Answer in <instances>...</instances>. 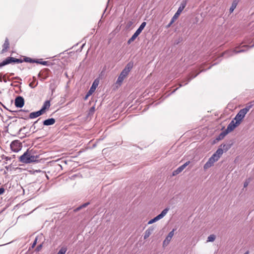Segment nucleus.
<instances>
[{
  "instance_id": "46",
  "label": "nucleus",
  "mask_w": 254,
  "mask_h": 254,
  "mask_svg": "<svg viewBox=\"0 0 254 254\" xmlns=\"http://www.w3.org/2000/svg\"><path fill=\"white\" fill-rule=\"evenodd\" d=\"M3 80L4 82H6V79L5 78V75H3Z\"/></svg>"
},
{
  "instance_id": "33",
  "label": "nucleus",
  "mask_w": 254,
  "mask_h": 254,
  "mask_svg": "<svg viewBox=\"0 0 254 254\" xmlns=\"http://www.w3.org/2000/svg\"><path fill=\"white\" fill-rule=\"evenodd\" d=\"M33 81L32 82H31L29 84V85L31 88H35L38 85V82H37L36 84L35 85H34V82L36 81V77L35 76L33 77Z\"/></svg>"
},
{
  "instance_id": "50",
  "label": "nucleus",
  "mask_w": 254,
  "mask_h": 254,
  "mask_svg": "<svg viewBox=\"0 0 254 254\" xmlns=\"http://www.w3.org/2000/svg\"><path fill=\"white\" fill-rule=\"evenodd\" d=\"M249 254V251H248L244 254Z\"/></svg>"
},
{
  "instance_id": "32",
  "label": "nucleus",
  "mask_w": 254,
  "mask_h": 254,
  "mask_svg": "<svg viewBox=\"0 0 254 254\" xmlns=\"http://www.w3.org/2000/svg\"><path fill=\"white\" fill-rule=\"evenodd\" d=\"M23 62L30 63H34V62H35V59H33L29 57H25L23 59Z\"/></svg>"
},
{
  "instance_id": "37",
  "label": "nucleus",
  "mask_w": 254,
  "mask_h": 254,
  "mask_svg": "<svg viewBox=\"0 0 254 254\" xmlns=\"http://www.w3.org/2000/svg\"><path fill=\"white\" fill-rule=\"evenodd\" d=\"M251 181V178H248V179H247L244 183V187L246 188L248 186L249 184L250 183Z\"/></svg>"
},
{
  "instance_id": "39",
  "label": "nucleus",
  "mask_w": 254,
  "mask_h": 254,
  "mask_svg": "<svg viewBox=\"0 0 254 254\" xmlns=\"http://www.w3.org/2000/svg\"><path fill=\"white\" fill-rule=\"evenodd\" d=\"M40 64H42V65H49V62H48V61L41 62V63H40Z\"/></svg>"
},
{
  "instance_id": "7",
  "label": "nucleus",
  "mask_w": 254,
  "mask_h": 254,
  "mask_svg": "<svg viewBox=\"0 0 254 254\" xmlns=\"http://www.w3.org/2000/svg\"><path fill=\"white\" fill-rule=\"evenodd\" d=\"M29 158L27 160V162L28 163H31L33 162H35L38 161L39 155H34V151L33 150H30L29 149Z\"/></svg>"
},
{
  "instance_id": "28",
  "label": "nucleus",
  "mask_w": 254,
  "mask_h": 254,
  "mask_svg": "<svg viewBox=\"0 0 254 254\" xmlns=\"http://www.w3.org/2000/svg\"><path fill=\"white\" fill-rule=\"evenodd\" d=\"M140 33H134L133 36L128 40L127 44H130L137 38Z\"/></svg>"
},
{
  "instance_id": "35",
  "label": "nucleus",
  "mask_w": 254,
  "mask_h": 254,
  "mask_svg": "<svg viewBox=\"0 0 254 254\" xmlns=\"http://www.w3.org/2000/svg\"><path fill=\"white\" fill-rule=\"evenodd\" d=\"M177 39L174 41V44L177 45L183 40V38L181 37H177Z\"/></svg>"
},
{
  "instance_id": "2",
  "label": "nucleus",
  "mask_w": 254,
  "mask_h": 254,
  "mask_svg": "<svg viewBox=\"0 0 254 254\" xmlns=\"http://www.w3.org/2000/svg\"><path fill=\"white\" fill-rule=\"evenodd\" d=\"M23 60L16 59L13 57H7L5 60L0 63V67L12 63H22Z\"/></svg>"
},
{
  "instance_id": "31",
  "label": "nucleus",
  "mask_w": 254,
  "mask_h": 254,
  "mask_svg": "<svg viewBox=\"0 0 254 254\" xmlns=\"http://www.w3.org/2000/svg\"><path fill=\"white\" fill-rule=\"evenodd\" d=\"M146 25V22H143L141 23V24L140 25L139 28L135 31V32H141L142 30L144 29V27Z\"/></svg>"
},
{
  "instance_id": "18",
  "label": "nucleus",
  "mask_w": 254,
  "mask_h": 254,
  "mask_svg": "<svg viewBox=\"0 0 254 254\" xmlns=\"http://www.w3.org/2000/svg\"><path fill=\"white\" fill-rule=\"evenodd\" d=\"M133 66V63L132 61L129 62L125 66V68L123 70L127 74H128L129 72L132 69Z\"/></svg>"
},
{
  "instance_id": "38",
  "label": "nucleus",
  "mask_w": 254,
  "mask_h": 254,
  "mask_svg": "<svg viewBox=\"0 0 254 254\" xmlns=\"http://www.w3.org/2000/svg\"><path fill=\"white\" fill-rule=\"evenodd\" d=\"M252 105H248V106H247L245 108H243L242 109V110H246V113L247 114V112L250 110V109L252 108Z\"/></svg>"
},
{
  "instance_id": "21",
  "label": "nucleus",
  "mask_w": 254,
  "mask_h": 254,
  "mask_svg": "<svg viewBox=\"0 0 254 254\" xmlns=\"http://www.w3.org/2000/svg\"><path fill=\"white\" fill-rule=\"evenodd\" d=\"M228 133V131H226L225 130L224 131L220 133V134L216 138L215 140H214V142H215V141H218L219 140L223 139Z\"/></svg>"
},
{
  "instance_id": "27",
  "label": "nucleus",
  "mask_w": 254,
  "mask_h": 254,
  "mask_svg": "<svg viewBox=\"0 0 254 254\" xmlns=\"http://www.w3.org/2000/svg\"><path fill=\"white\" fill-rule=\"evenodd\" d=\"M180 14L178 13V12H176L172 18L169 24V26H170L172 24H173L179 17Z\"/></svg>"
},
{
  "instance_id": "6",
  "label": "nucleus",
  "mask_w": 254,
  "mask_h": 254,
  "mask_svg": "<svg viewBox=\"0 0 254 254\" xmlns=\"http://www.w3.org/2000/svg\"><path fill=\"white\" fill-rule=\"evenodd\" d=\"M215 155H212V156L208 159V161L204 165L203 168L204 170H207L210 167H211L213 165L214 163L218 161L217 160H216V158H215Z\"/></svg>"
},
{
  "instance_id": "52",
  "label": "nucleus",
  "mask_w": 254,
  "mask_h": 254,
  "mask_svg": "<svg viewBox=\"0 0 254 254\" xmlns=\"http://www.w3.org/2000/svg\"><path fill=\"white\" fill-rule=\"evenodd\" d=\"M0 104H1L4 108H5V106L0 102Z\"/></svg>"
},
{
  "instance_id": "54",
  "label": "nucleus",
  "mask_w": 254,
  "mask_h": 254,
  "mask_svg": "<svg viewBox=\"0 0 254 254\" xmlns=\"http://www.w3.org/2000/svg\"><path fill=\"white\" fill-rule=\"evenodd\" d=\"M54 89H53L52 90V93L54 92Z\"/></svg>"
},
{
  "instance_id": "24",
  "label": "nucleus",
  "mask_w": 254,
  "mask_h": 254,
  "mask_svg": "<svg viewBox=\"0 0 254 254\" xmlns=\"http://www.w3.org/2000/svg\"><path fill=\"white\" fill-rule=\"evenodd\" d=\"M9 40L7 38H6L5 41H4V43L3 44V45L2 46L3 49L2 50V51H1L2 53H4V52H5L7 50V49L9 48Z\"/></svg>"
},
{
  "instance_id": "11",
  "label": "nucleus",
  "mask_w": 254,
  "mask_h": 254,
  "mask_svg": "<svg viewBox=\"0 0 254 254\" xmlns=\"http://www.w3.org/2000/svg\"><path fill=\"white\" fill-rule=\"evenodd\" d=\"M14 104L16 107L22 108L24 104V98L21 96H17L15 99Z\"/></svg>"
},
{
  "instance_id": "26",
  "label": "nucleus",
  "mask_w": 254,
  "mask_h": 254,
  "mask_svg": "<svg viewBox=\"0 0 254 254\" xmlns=\"http://www.w3.org/2000/svg\"><path fill=\"white\" fill-rule=\"evenodd\" d=\"M232 144H222L220 147L222 148L223 151L226 152L231 147Z\"/></svg>"
},
{
  "instance_id": "22",
  "label": "nucleus",
  "mask_w": 254,
  "mask_h": 254,
  "mask_svg": "<svg viewBox=\"0 0 254 254\" xmlns=\"http://www.w3.org/2000/svg\"><path fill=\"white\" fill-rule=\"evenodd\" d=\"M154 229V228L153 227H151L146 230L144 233V239H146L148 238L153 231Z\"/></svg>"
},
{
  "instance_id": "30",
  "label": "nucleus",
  "mask_w": 254,
  "mask_h": 254,
  "mask_svg": "<svg viewBox=\"0 0 254 254\" xmlns=\"http://www.w3.org/2000/svg\"><path fill=\"white\" fill-rule=\"evenodd\" d=\"M39 120H40V119H39L38 120L35 121L33 123V125L30 128V130L31 131H32L33 132V133H34V132H36L37 131V129H36V127L35 125L38 123V121Z\"/></svg>"
},
{
  "instance_id": "29",
  "label": "nucleus",
  "mask_w": 254,
  "mask_h": 254,
  "mask_svg": "<svg viewBox=\"0 0 254 254\" xmlns=\"http://www.w3.org/2000/svg\"><path fill=\"white\" fill-rule=\"evenodd\" d=\"M89 204V202L85 203L83 204L82 205H80V206L77 207L76 209H75L74 210V211H75V212L81 210V209L87 207Z\"/></svg>"
},
{
  "instance_id": "4",
  "label": "nucleus",
  "mask_w": 254,
  "mask_h": 254,
  "mask_svg": "<svg viewBox=\"0 0 254 254\" xmlns=\"http://www.w3.org/2000/svg\"><path fill=\"white\" fill-rule=\"evenodd\" d=\"M22 147L21 143L17 140L13 141L10 144L11 150L15 152H18Z\"/></svg>"
},
{
  "instance_id": "53",
  "label": "nucleus",
  "mask_w": 254,
  "mask_h": 254,
  "mask_svg": "<svg viewBox=\"0 0 254 254\" xmlns=\"http://www.w3.org/2000/svg\"><path fill=\"white\" fill-rule=\"evenodd\" d=\"M0 81L2 82V78H1V77H0Z\"/></svg>"
},
{
  "instance_id": "14",
  "label": "nucleus",
  "mask_w": 254,
  "mask_h": 254,
  "mask_svg": "<svg viewBox=\"0 0 254 254\" xmlns=\"http://www.w3.org/2000/svg\"><path fill=\"white\" fill-rule=\"evenodd\" d=\"M240 124H237V121L234 122V121H232L227 126V128L225 129L226 131H228V133L233 130L237 126H238Z\"/></svg>"
},
{
  "instance_id": "43",
  "label": "nucleus",
  "mask_w": 254,
  "mask_h": 254,
  "mask_svg": "<svg viewBox=\"0 0 254 254\" xmlns=\"http://www.w3.org/2000/svg\"><path fill=\"white\" fill-rule=\"evenodd\" d=\"M40 63H41V62L39 61V60L38 59H35V62H34V63H37L39 64H40Z\"/></svg>"
},
{
  "instance_id": "12",
  "label": "nucleus",
  "mask_w": 254,
  "mask_h": 254,
  "mask_svg": "<svg viewBox=\"0 0 254 254\" xmlns=\"http://www.w3.org/2000/svg\"><path fill=\"white\" fill-rule=\"evenodd\" d=\"M175 229H173L169 233V234L168 235V236L166 237V239H165V240L163 241V247H165V246H167L170 243V242L171 241L173 236H174V231H175Z\"/></svg>"
},
{
  "instance_id": "10",
  "label": "nucleus",
  "mask_w": 254,
  "mask_h": 254,
  "mask_svg": "<svg viewBox=\"0 0 254 254\" xmlns=\"http://www.w3.org/2000/svg\"><path fill=\"white\" fill-rule=\"evenodd\" d=\"M29 149H28L27 151L24 153L23 155L19 157V161L22 163L28 164L27 160L29 158Z\"/></svg>"
},
{
  "instance_id": "9",
  "label": "nucleus",
  "mask_w": 254,
  "mask_h": 254,
  "mask_svg": "<svg viewBox=\"0 0 254 254\" xmlns=\"http://www.w3.org/2000/svg\"><path fill=\"white\" fill-rule=\"evenodd\" d=\"M98 85V81L97 80H94L93 82L92 86L90 88L89 90L88 91L87 94L86 95L84 99L86 100L88 97L90 96L95 90L97 86Z\"/></svg>"
},
{
  "instance_id": "8",
  "label": "nucleus",
  "mask_w": 254,
  "mask_h": 254,
  "mask_svg": "<svg viewBox=\"0 0 254 254\" xmlns=\"http://www.w3.org/2000/svg\"><path fill=\"white\" fill-rule=\"evenodd\" d=\"M50 70L48 68H44L39 73L38 76L39 77H41V80H43L46 79L48 76Z\"/></svg>"
},
{
  "instance_id": "40",
  "label": "nucleus",
  "mask_w": 254,
  "mask_h": 254,
  "mask_svg": "<svg viewBox=\"0 0 254 254\" xmlns=\"http://www.w3.org/2000/svg\"><path fill=\"white\" fill-rule=\"evenodd\" d=\"M4 190H4V188H0V195L3 194L4 193Z\"/></svg>"
},
{
  "instance_id": "13",
  "label": "nucleus",
  "mask_w": 254,
  "mask_h": 254,
  "mask_svg": "<svg viewBox=\"0 0 254 254\" xmlns=\"http://www.w3.org/2000/svg\"><path fill=\"white\" fill-rule=\"evenodd\" d=\"M190 164V161H188L183 165L180 166L176 170L173 171L172 175L175 176L183 171V170Z\"/></svg>"
},
{
  "instance_id": "41",
  "label": "nucleus",
  "mask_w": 254,
  "mask_h": 254,
  "mask_svg": "<svg viewBox=\"0 0 254 254\" xmlns=\"http://www.w3.org/2000/svg\"><path fill=\"white\" fill-rule=\"evenodd\" d=\"M198 73H197V74H195V75H192L191 76V77L190 78V79H189V80L190 81V80L191 79H193V78H195V77L198 75Z\"/></svg>"
},
{
  "instance_id": "45",
  "label": "nucleus",
  "mask_w": 254,
  "mask_h": 254,
  "mask_svg": "<svg viewBox=\"0 0 254 254\" xmlns=\"http://www.w3.org/2000/svg\"><path fill=\"white\" fill-rule=\"evenodd\" d=\"M199 16H196V17H195V23H197L199 22Z\"/></svg>"
},
{
  "instance_id": "47",
  "label": "nucleus",
  "mask_w": 254,
  "mask_h": 254,
  "mask_svg": "<svg viewBox=\"0 0 254 254\" xmlns=\"http://www.w3.org/2000/svg\"><path fill=\"white\" fill-rule=\"evenodd\" d=\"M36 240H35V241H34V242L33 243V245H32V247L33 248L36 244Z\"/></svg>"
},
{
  "instance_id": "23",
  "label": "nucleus",
  "mask_w": 254,
  "mask_h": 254,
  "mask_svg": "<svg viewBox=\"0 0 254 254\" xmlns=\"http://www.w3.org/2000/svg\"><path fill=\"white\" fill-rule=\"evenodd\" d=\"M43 115L40 111H38L37 112H32L29 114V118L34 119L40 116Z\"/></svg>"
},
{
  "instance_id": "42",
  "label": "nucleus",
  "mask_w": 254,
  "mask_h": 254,
  "mask_svg": "<svg viewBox=\"0 0 254 254\" xmlns=\"http://www.w3.org/2000/svg\"><path fill=\"white\" fill-rule=\"evenodd\" d=\"M42 248V245H39L36 249V250L37 251H39Z\"/></svg>"
},
{
  "instance_id": "51",
  "label": "nucleus",
  "mask_w": 254,
  "mask_h": 254,
  "mask_svg": "<svg viewBox=\"0 0 254 254\" xmlns=\"http://www.w3.org/2000/svg\"><path fill=\"white\" fill-rule=\"evenodd\" d=\"M25 127H24L23 128H21L19 131H21L23 129H25Z\"/></svg>"
},
{
  "instance_id": "20",
  "label": "nucleus",
  "mask_w": 254,
  "mask_h": 254,
  "mask_svg": "<svg viewBox=\"0 0 254 254\" xmlns=\"http://www.w3.org/2000/svg\"><path fill=\"white\" fill-rule=\"evenodd\" d=\"M186 5H187V1L183 0L181 2L179 7L178 8V9L177 11V12H178V13H180L181 14V13H182L183 10L184 9V8L186 6Z\"/></svg>"
},
{
  "instance_id": "17",
  "label": "nucleus",
  "mask_w": 254,
  "mask_h": 254,
  "mask_svg": "<svg viewBox=\"0 0 254 254\" xmlns=\"http://www.w3.org/2000/svg\"><path fill=\"white\" fill-rule=\"evenodd\" d=\"M56 122V120L54 118H50L47 120H45L43 121V125L49 126L51 125H54Z\"/></svg>"
},
{
  "instance_id": "49",
  "label": "nucleus",
  "mask_w": 254,
  "mask_h": 254,
  "mask_svg": "<svg viewBox=\"0 0 254 254\" xmlns=\"http://www.w3.org/2000/svg\"><path fill=\"white\" fill-rule=\"evenodd\" d=\"M244 51H245V50H240V51H238L237 52V53H241V52H244Z\"/></svg>"
},
{
  "instance_id": "1",
  "label": "nucleus",
  "mask_w": 254,
  "mask_h": 254,
  "mask_svg": "<svg viewBox=\"0 0 254 254\" xmlns=\"http://www.w3.org/2000/svg\"><path fill=\"white\" fill-rule=\"evenodd\" d=\"M136 25L135 21L132 20H127L124 24L121 25V30L124 31L133 30Z\"/></svg>"
},
{
  "instance_id": "16",
  "label": "nucleus",
  "mask_w": 254,
  "mask_h": 254,
  "mask_svg": "<svg viewBox=\"0 0 254 254\" xmlns=\"http://www.w3.org/2000/svg\"><path fill=\"white\" fill-rule=\"evenodd\" d=\"M51 104H50V100H47L46 101L42 108L40 110V112L42 113V114H44L46 113V112L48 110L50 107Z\"/></svg>"
},
{
  "instance_id": "48",
  "label": "nucleus",
  "mask_w": 254,
  "mask_h": 254,
  "mask_svg": "<svg viewBox=\"0 0 254 254\" xmlns=\"http://www.w3.org/2000/svg\"><path fill=\"white\" fill-rule=\"evenodd\" d=\"M19 113H20L19 114V116H22V114L23 113V112L22 111H21V110L19 111Z\"/></svg>"
},
{
  "instance_id": "25",
  "label": "nucleus",
  "mask_w": 254,
  "mask_h": 254,
  "mask_svg": "<svg viewBox=\"0 0 254 254\" xmlns=\"http://www.w3.org/2000/svg\"><path fill=\"white\" fill-rule=\"evenodd\" d=\"M239 2V0H234L232 5L230 8L229 11L230 13H232L234 10L236 8L238 3Z\"/></svg>"
},
{
  "instance_id": "36",
  "label": "nucleus",
  "mask_w": 254,
  "mask_h": 254,
  "mask_svg": "<svg viewBox=\"0 0 254 254\" xmlns=\"http://www.w3.org/2000/svg\"><path fill=\"white\" fill-rule=\"evenodd\" d=\"M66 251V249L65 248L62 247L57 253V254H65Z\"/></svg>"
},
{
  "instance_id": "44",
  "label": "nucleus",
  "mask_w": 254,
  "mask_h": 254,
  "mask_svg": "<svg viewBox=\"0 0 254 254\" xmlns=\"http://www.w3.org/2000/svg\"><path fill=\"white\" fill-rule=\"evenodd\" d=\"M95 111V108L94 107H92L90 109V113H93Z\"/></svg>"
},
{
  "instance_id": "19",
  "label": "nucleus",
  "mask_w": 254,
  "mask_h": 254,
  "mask_svg": "<svg viewBox=\"0 0 254 254\" xmlns=\"http://www.w3.org/2000/svg\"><path fill=\"white\" fill-rule=\"evenodd\" d=\"M223 152L224 151L223 150H222V148L219 147V148L213 155H215V158H216V160H218L220 156L223 154Z\"/></svg>"
},
{
  "instance_id": "15",
  "label": "nucleus",
  "mask_w": 254,
  "mask_h": 254,
  "mask_svg": "<svg viewBox=\"0 0 254 254\" xmlns=\"http://www.w3.org/2000/svg\"><path fill=\"white\" fill-rule=\"evenodd\" d=\"M127 74H128L127 73L122 70V71L121 72V74H120L119 76L117 79L116 84L121 85L123 81H124V79L127 77Z\"/></svg>"
},
{
  "instance_id": "34",
  "label": "nucleus",
  "mask_w": 254,
  "mask_h": 254,
  "mask_svg": "<svg viewBox=\"0 0 254 254\" xmlns=\"http://www.w3.org/2000/svg\"><path fill=\"white\" fill-rule=\"evenodd\" d=\"M216 236L214 235H210L207 238V242H213Z\"/></svg>"
},
{
  "instance_id": "5",
  "label": "nucleus",
  "mask_w": 254,
  "mask_h": 254,
  "mask_svg": "<svg viewBox=\"0 0 254 254\" xmlns=\"http://www.w3.org/2000/svg\"><path fill=\"white\" fill-rule=\"evenodd\" d=\"M246 109L245 110L241 109L236 116L234 120L237 121V124H240L246 114Z\"/></svg>"
},
{
  "instance_id": "3",
  "label": "nucleus",
  "mask_w": 254,
  "mask_h": 254,
  "mask_svg": "<svg viewBox=\"0 0 254 254\" xmlns=\"http://www.w3.org/2000/svg\"><path fill=\"white\" fill-rule=\"evenodd\" d=\"M169 210V208H166L161 212V213L160 214H159L158 215H157V216L154 217L153 219H152L151 220H150L148 222V224H151L157 221L158 220L161 219V218H162L164 216H165L166 215V214L167 213Z\"/></svg>"
}]
</instances>
